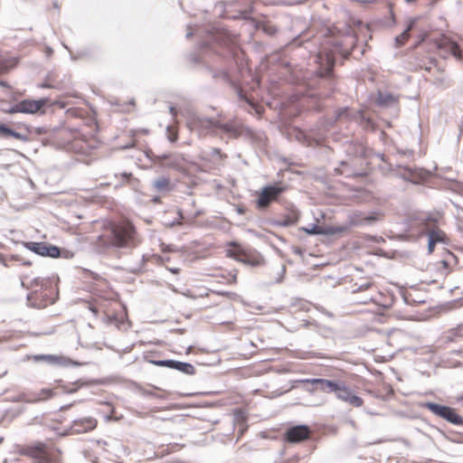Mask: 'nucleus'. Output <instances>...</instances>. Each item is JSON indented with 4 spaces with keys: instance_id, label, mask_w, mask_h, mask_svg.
<instances>
[{
    "instance_id": "4be33fe9",
    "label": "nucleus",
    "mask_w": 463,
    "mask_h": 463,
    "mask_svg": "<svg viewBox=\"0 0 463 463\" xmlns=\"http://www.w3.org/2000/svg\"><path fill=\"white\" fill-rule=\"evenodd\" d=\"M216 293L209 290L205 288H192L189 290V296L193 298H205L209 297L210 295H215Z\"/></svg>"
},
{
    "instance_id": "c756f323",
    "label": "nucleus",
    "mask_w": 463,
    "mask_h": 463,
    "mask_svg": "<svg viewBox=\"0 0 463 463\" xmlns=\"http://www.w3.org/2000/svg\"><path fill=\"white\" fill-rule=\"evenodd\" d=\"M82 112L79 111L78 109H68L67 110V116L68 117H77L78 115L81 117Z\"/></svg>"
},
{
    "instance_id": "5701e85b",
    "label": "nucleus",
    "mask_w": 463,
    "mask_h": 463,
    "mask_svg": "<svg viewBox=\"0 0 463 463\" xmlns=\"http://www.w3.org/2000/svg\"><path fill=\"white\" fill-rule=\"evenodd\" d=\"M412 26H413V23L411 22L409 24V26L406 28V30H404V32H402L400 35H398L395 38L397 47H401L408 42V40L410 38V32H411Z\"/></svg>"
},
{
    "instance_id": "aec40b11",
    "label": "nucleus",
    "mask_w": 463,
    "mask_h": 463,
    "mask_svg": "<svg viewBox=\"0 0 463 463\" xmlns=\"http://www.w3.org/2000/svg\"><path fill=\"white\" fill-rule=\"evenodd\" d=\"M124 449L120 447H113L112 450H107V455L104 457L102 463H123L121 460V456L118 452H122Z\"/></svg>"
},
{
    "instance_id": "a878e982",
    "label": "nucleus",
    "mask_w": 463,
    "mask_h": 463,
    "mask_svg": "<svg viewBox=\"0 0 463 463\" xmlns=\"http://www.w3.org/2000/svg\"><path fill=\"white\" fill-rule=\"evenodd\" d=\"M0 134L5 137H14L16 139H19L21 137V135L19 133L12 130L11 128L4 125H0Z\"/></svg>"
},
{
    "instance_id": "7c9ffc66",
    "label": "nucleus",
    "mask_w": 463,
    "mask_h": 463,
    "mask_svg": "<svg viewBox=\"0 0 463 463\" xmlns=\"http://www.w3.org/2000/svg\"><path fill=\"white\" fill-rule=\"evenodd\" d=\"M346 231V228L344 227V226H340V227H335L334 228V231L332 232L333 233H335V232H344Z\"/></svg>"
},
{
    "instance_id": "6ab92c4d",
    "label": "nucleus",
    "mask_w": 463,
    "mask_h": 463,
    "mask_svg": "<svg viewBox=\"0 0 463 463\" xmlns=\"http://www.w3.org/2000/svg\"><path fill=\"white\" fill-rule=\"evenodd\" d=\"M365 290H370V295L364 299L358 300V303L367 304L369 302H375V293L377 292V288L373 283H366L364 285H361L356 292H362Z\"/></svg>"
},
{
    "instance_id": "1a4fd4ad",
    "label": "nucleus",
    "mask_w": 463,
    "mask_h": 463,
    "mask_svg": "<svg viewBox=\"0 0 463 463\" xmlns=\"http://www.w3.org/2000/svg\"><path fill=\"white\" fill-rule=\"evenodd\" d=\"M84 385H85V383L79 380V381H76L71 383L58 385L55 388H43L39 392V399L45 401V400L52 398L53 396H55L57 394L56 391L59 388L61 389V391L66 393H74L78 390H80L81 387H83Z\"/></svg>"
},
{
    "instance_id": "f03ea898",
    "label": "nucleus",
    "mask_w": 463,
    "mask_h": 463,
    "mask_svg": "<svg viewBox=\"0 0 463 463\" xmlns=\"http://www.w3.org/2000/svg\"><path fill=\"white\" fill-rule=\"evenodd\" d=\"M97 243L106 248L133 247L136 245V229L128 220L109 222L103 226Z\"/></svg>"
},
{
    "instance_id": "473e14b6",
    "label": "nucleus",
    "mask_w": 463,
    "mask_h": 463,
    "mask_svg": "<svg viewBox=\"0 0 463 463\" xmlns=\"http://www.w3.org/2000/svg\"><path fill=\"white\" fill-rule=\"evenodd\" d=\"M170 141L174 142L177 139V135L175 134V135H172V137H169Z\"/></svg>"
},
{
    "instance_id": "423d86ee",
    "label": "nucleus",
    "mask_w": 463,
    "mask_h": 463,
    "mask_svg": "<svg viewBox=\"0 0 463 463\" xmlns=\"http://www.w3.org/2000/svg\"><path fill=\"white\" fill-rule=\"evenodd\" d=\"M421 407L429 410L434 415L447 420L451 424L463 425V417L460 416L457 410L454 408L430 402L422 403Z\"/></svg>"
},
{
    "instance_id": "ddd939ff",
    "label": "nucleus",
    "mask_w": 463,
    "mask_h": 463,
    "mask_svg": "<svg viewBox=\"0 0 463 463\" xmlns=\"http://www.w3.org/2000/svg\"><path fill=\"white\" fill-rule=\"evenodd\" d=\"M98 421L95 418L86 417L73 421L71 429L76 433H85L93 430Z\"/></svg>"
},
{
    "instance_id": "0eeeda50",
    "label": "nucleus",
    "mask_w": 463,
    "mask_h": 463,
    "mask_svg": "<svg viewBox=\"0 0 463 463\" xmlns=\"http://www.w3.org/2000/svg\"><path fill=\"white\" fill-rule=\"evenodd\" d=\"M285 191V188L279 185H269L264 187L258 195L257 208L265 209L272 202L279 199V195Z\"/></svg>"
},
{
    "instance_id": "c85d7f7f",
    "label": "nucleus",
    "mask_w": 463,
    "mask_h": 463,
    "mask_svg": "<svg viewBox=\"0 0 463 463\" xmlns=\"http://www.w3.org/2000/svg\"><path fill=\"white\" fill-rule=\"evenodd\" d=\"M439 269H443V274L444 275H447L449 273V263L448 261L446 260H441L439 262Z\"/></svg>"
},
{
    "instance_id": "9b49d317",
    "label": "nucleus",
    "mask_w": 463,
    "mask_h": 463,
    "mask_svg": "<svg viewBox=\"0 0 463 463\" xmlns=\"http://www.w3.org/2000/svg\"><path fill=\"white\" fill-rule=\"evenodd\" d=\"M435 43L437 48L444 52L445 56L450 54L458 60L462 58L458 44L449 37L442 35L436 40Z\"/></svg>"
},
{
    "instance_id": "c9c22d12",
    "label": "nucleus",
    "mask_w": 463,
    "mask_h": 463,
    "mask_svg": "<svg viewBox=\"0 0 463 463\" xmlns=\"http://www.w3.org/2000/svg\"><path fill=\"white\" fill-rule=\"evenodd\" d=\"M171 271H172L173 273H177V272H178V269H171Z\"/></svg>"
},
{
    "instance_id": "f704fd0d",
    "label": "nucleus",
    "mask_w": 463,
    "mask_h": 463,
    "mask_svg": "<svg viewBox=\"0 0 463 463\" xmlns=\"http://www.w3.org/2000/svg\"><path fill=\"white\" fill-rule=\"evenodd\" d=\"M215 305H216V303L213 302V303H211L210 305H208V306H207V307H213V306H215Z\"/></svg>"
},
{
    "instance_id": "9d476101",
    "label": "nucleus",
    "mask_w": 463,
    "mask_h": 463,
    "mask_svg": "<svg viewBox=\"0 0 463 463\" xmlns=\"http://www.w3.org/2000/svg\"><path fill=\"white\" fill-rule=\"evenodd\" d=\"M335 393L339 400L350 404L353 407H361L364 404L363 399L355 395L352 390L344 383H339Z\"/></svg>"
},
{
    "instance_id": "72a5a7b5",
    "label": "nucleus",
    "mask_w": 463,
    "mask_h": 463,
    "mask_svg": "<svg viewBox=\"0 0 463 463\" xmlns=\"http://www.w3.org/2000/svg\"><path fill=\"white\" fill-rule=\"evenodd\" d=\"M42 87L43 88H52V86L50 84H43Z\"/></svg>"
},
{
    "instance_id": "39448f33",
    "label": "nucleus",
    "mask_w": 463,
    "mask_h": 463,
    "mask_svg": "<svg viewBox=\"0 0 463 463\" xmlns=\"http://www.w3.org/2000/svg\"><path fill=\"white\" fill-rule=\"evenodd\" d=\"M59 106L60 108H65V103L61 101H53L49 104V99L43 98L40 99H23L15 105L14 111L27 114L44 113L45 106Z\"/></svg>"
},
{
    "instance_id": "dca6fc26",
    "label": "nucleus",
    "mask_w": 463,
    "mask_h": 463,
    "mask_svg": "<svg viewBox=\"0 0 463 463\" xmlns=\"http://www.w3.org/2000/svg\"><path fill=\"white\" fill-rule=\"evenodd\" d=\"M309 383H311L313 385H317V388L324 392H335L340 383L322 378L312 379L309 381Z\"/></svg>"
},
{
    "instance_id": "412c9836",
    "label": "nucleus",
    "mask_w": 463,
    "mask_h": 463,
    "mask_svg": "<svg viewBox=\"0 0 463 463\" xmlns=\"http://www.w3.org/2000/svg\"><path fill=\"white\" fill-rule=\"evenodd\" d=\"M47 245L44 242H29L27 248L39 255L46 256Z\"/></svg>"
},
{
    "instance_id": "393cba45",
    "label": "nucleus",
    "mask_w": 463,
    "mask_h": 463,
    "mask_svg": "<svg viewBox=\"0 0 463 463\" xmlns=\"http://www.w3.org/2000/svg\"><path fill=\"white\" fill-rule=\"evenodd\" d=\"M183 448V445L178 443H172L166 446H163L161 451L159 452L161 456L168 455L174 452L179 451Z\"/></svg>"
},
{
    "instance_id": "a211bd4d",
    "label": "nucleus",
    "mask_w": 463,
    "mask_h": 463,
    "mask_svg": "<svg viewBox=\"0 0 463 463\" xmlns=\"http://www.w3.org/2000/svg\"><path fill=\"white\" fill-rule=\"evenodd\" d=\"M33 360L34 362H46L51 364H63L65 363V357L61 355L53 354H39L33 355Z\"/></svg>"
},
{
    "instance_id": "4468645a",
    "label": "nucleus",
    "mask_w": 463,
    "mask_h": 463,
    "mask_svg": "<svg viewBox=\"0 0 463 463\" xmlns=\"http://www.w3.org/2000/svg\"><path fill=\"white\" fill-rule=\"evenodd\" d=\"M427 234L429 236L428 250L430 253L433 252L436 243L446 241L445 232L437 227L430 229Z\"/></svg>"
},
{
    "instance_id": "2eb2a0df",
    "label": "nucleus",
    "mask_w": 463,
    "mask_h": 463,
    "mask_svg": "<svg viewBox=\"0 0 463 463\" xmlns=\"http://www.w3.org/2000/svg\"><path fill=\"white\" fill-rule=\"evenodd\" d=\"M98 129L97 122L92 118H88L83 124L79 127V133L87 140L89 137H94Z\"/></svg>"
},
{
    "instance_id": "20e7f679",
    "label": "nucleus",
    "mask_w": 463,
    "mask_h": 463,
    "mask_svg": "<svg viewBox=\"0 0 463 463\" xmlns=\"http://www.w3.org/2000/svg\"><path fill=\"white\" fill-rule=\"evenodd\" d=\"M23 454L26 455L38 463H61V460L53 457V447L52 444L37 442L23 449Z\"/></svg>"
},
{
    "instance_id": "f3484780",
    "label": "nucleus",
    "mask_w": 463,
    "mask_h": 463,
    "mask_svg": "<svg viewBox=\"0 0 463 463\" xmlns=\"http://www.w3.org/2000/svg\"><path fill=\"white\" fill-rule=\"evenodd\" d=\"M227 255L241 261H249L246 259V253L244 250L235 242H232L228 245Z\"/></svg>"
},
{
    "instance_id": "cd10ccee",
    "label": "nucleus",
    "mask_w": 463,
    "mask_h": 463,
    "mask_svg": "<svg viewBox=\"0 0 463 463\" xmlns=\"http://www.w3.org/2000/svg\"><path fill=\"white\" fill-rule=\"evenodd\" d=\"M47 252L46 256L57 258L60 256V249L56 246L47 245Z\"/></svg>"
},
{
    "instance_id": "6e6552de",
    "label": "nucleus",
    "mask_w": 463,
    "mask_h": 463,
    "mask_svg": "<svg viewBox=\"0 0 463 463\" xmlns=\"http://www.w3.org/2000/svg\"><path fill=\"white\" fill-rule=\"evenodd\" d=\"M311 436V430L307 425H296L288 428L283 437L288 443H299L307 440Z\"/></svg>"
},
{
    "instance_id": "b1692460",
    "label": "nucleus",
    "mask_w": 463,
    "mask_h": 463,
    "mask_svg": "<svg viewBox=\"0 0 463 463\" xmlns=\"http://www.w3.org/2000/svg\"><path fill=\"white\" fill-rule=\"evenodd\" d=\"M154 186L157 191H169L171 189L170 180L166 177H160L154 183Z\"/></svg>"
},
{
    "instance_id": "f257e3e1",
    "label": "nucleus",
    "mask_w": 463,
    "mask_h": 463,
    "mask_svg": "<svg viewBox=\"0 0 463 463\" xmlns=\"http://www.w3.org/2000/svg\"><path fill=\"white\" fill-rule=\"evenodd\" d=\"M24 287L30 289L28 302L31 307L44 308L54 303L58 296L57 279L54 277H32L24 274L21 277Z\"/></svg>"
},
{
    "instance_id": "2f4dec72",
    "label": "nucleus",
    "mask_w": 463,
    "mask_h": 463,
    "mask_svg": "<svg viewBox=\"0 0 463 463\" xmlns=\"http://www.w3.org/2000/svg\"><path fill=\"white\" fill-rule=\"evenodd\" d=\"M306 232L309 234H318L321 232L318 230V227H314L311 231L306 230Z\"/></svg>"
},
{
    "instance_id": "7ed1b4c3",
    "label": "nucleus",
    "mask_w": 463,
    "mask_h": 463,
    "mask_svg": "<svg viewBox=\"0 0 463 463\" xmlns=\"http://www.w3.org/2000/svg\"><path fill=\"white\" fill-rule=\"evenodd\" d=\"M353 43V38L347 34L328 38L322 44L317 54L319 75L321 77L330 76L335 65V55L337 53L344 59H347L351 53Z\"/></svg>"
},
{
    "instance_id": "f8f14e48",
    "label": "nucleus",
    "mask_w": 463,
    "mask_h": 463,
    "mask_svg": "<svg viewBox=\"0 0 463 463\" xmlns=\"http://www.w3.org/2000/svg\"><path fill=\"white\" fill-rule=\"evenodd\" d=\"M158 366L168 367L182 372L187 375H193L195 373V368L192 364L179 362L175 360H163L154 362Z\"/></svg>"
},
{
    "instance_id": "bb28decb",
    "label": "nucleus",
    "mask_w": 463,
    "mask_h": 463,
    "mask_svg": "<svg viewBox=\"0 0 463 463\" xmlns=\"http://www.w3.org/2000/svg\"><path fill=\"white\" fill-rule=\"evenodd\" d=\"M450 334H451V336H450L451 340H456L457 338L463 337V324L459 325L458 327L452 329Z\"/></svg>"
}]
</instances>
